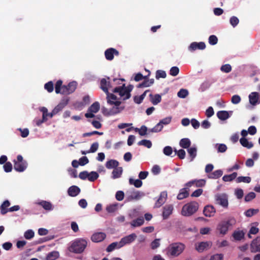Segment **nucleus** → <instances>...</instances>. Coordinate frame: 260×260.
I'll return each instance as SVG.
<instances>
[{
    "mask_svg": "<svg viewBox=\"0 0 260 260\" xmlns=\"http://www.w3.org/2000/svg\"><path fill=\"white\" fill-rule=\"evenodd\" d=\"M150 74V72H149V74L147 76H144L141 73H139L136 75L134 79L136 81L138 82L142 79H147Z\"/></svg>",
    "mask_w": 260,
    "mask_h": 260,
    "instance_id": "52",
    "label": "nucleus"
},
{
    "mask_svg": "<svg viewBox=\"0 0 260 260\" xmlns=\"http://www.w3.org/2000/svg\"><path fill=\"white\" fill-rule=\"evenodd\" d=\"M217 117L222 120H225L230 117L229 114L226 111H220L217 113Z\"/></svg>",
    "mask_w": 260,
    "mask_h": 260,
    "instance_id": "33",
    "label": "nucleus"
},
{
    "mask_svg": "<svg viewBox=\"0 0 260 260\" xmlns=\"http://www.w3.org/2000/svg\"><path fill=\"white\" fill-rule=\"evenodd\" d=\"M99 177V174L94 171H92L88 173V180L89 181L93 182L96 180Z\"/></svg>",
    "mask_w": 260,
    "mask_h": 260,
    "instance_id": "43",
    "label": "nucleus"
},
{
    "mask_svg": "<svg viewBox=\"0 0 260 260\" xmlns=\"http://www.w3.org/2000/svg\"><path fill=\"white\" fill-rule=\"evenodd\" d=\"M173 210L174 207L173 205L169 204L164 206L162 212V217L163 219H167L169 218L170 216L172 214Z\"/></svg>",
    "mask_w": 260,
    "mask_h": 260,
    "instance_id": "9",
    "label": "nucleus"
},
{
    "mask_svg": "<svg viewBox=\"0 0 260 260\" xmlns=\"http://www.w3.org/2000/svg\"><path fill=\"white\" fill-rule=\"evenodd\" d=\"M209 43L211 45H216L218 42V38L215 35H211L209 38Z\"/></svg>",
    "mask_w": 260,
    "mask_h": 260,
    "instance_id": "59",
    "label": "nucleus"
},
{
    "mask_svg": "<svg viewBox=\"0 0 260 260\" xmlns=\"http://www.w3.org/2000/svg\"><path fill=\"white\" fill-rule=\"evenodd\" d=\"M107 94V102L110 105H113L115 101H117V96L113 93H110L109 92Z\"/></svg>",
    "mask_w": 260,
    "mask_h": 260,
    "instance_id": "37",
    "label": "nucleus"
},
{
    "mask_svg": "<svg viewBox=\"0 0 260 260\" xmlns=\"http://www.w3.org/2000/svg\"><path fill=\"white\" fill-rule=\"evenodd\" d=\"M185 247V245L182 243H173L166 248V254L169 257H177L183 252Z\"/></svg>",
    "mask_w": 260,
    "mask_h": 260,
    "instance_id": "1",
    "label": "nucleus"
},
{
    "mask_svg": "<svg viewBox=\"0 0 260 260\" xmlns=\"http://www.w3.org/2000/svg\"><path fill=\"white\" fill-rule=\"evenodd\" d=\"M129 183L131 185H134L137 188L141 187L143 184L142 181L141 180H134L133 178L129 179Z\"/></svg>",
    "mask_w": 260,
    "mask_h": 260,
    "instance_id": "40",
    "label": "nucleus"
},
{
    "mask_svg": "<svg viewBox=\"0 0 260 260\" xmlns=\"http://www.w3.org/2000/svg\"><path fill=\"white\" fill-rule=\"evenodd\" d=\"M139 145H143L148 148H150L152 146V143L150 140H142L138 143Z\"/></svg>",
    "mask_w": 260,
    "mask_h": 260,
    "instance_id": "50",
    "label": "nucleus"
},
{
    "mask_svg": "<svg viewBox=\"0 0 260 260\" xmlns=\"http://www.w3.org/2000/svg\"><path fill=\"white\" fill-rule=\"evenodd\" d=\"M147 130H148V128L145 125L141 126L140 128H135V131L136 132H138V133L140 136L146 135L147 134Z\"/></svg>",
    "mask_w": 260,
    "mask_h": 260,
    "instance_id": "47",
    "label": "nucleus"
},
{
    "mask_svg": "<svg viewBox=\"0 0 260 260\" xmlns=\"http://www.w3.org/2000/svg\"><path fill=\"white\" fill-rule=\"evenodd\" d=\"M37 204L41 206L46 210H51L52 209V205L49 202L42 201L38 203Z\"/></svg>",
    "mask_w": 260,
    "mask_h": 260,
    "instance_id": "34",
    "label": "nucleus"
},
{
    "mask_svg": "<svg viewBox=\"0 0 260 260\" xmlns=\"http://www.w3.org/2000/svg\"><path fill=\"white\" fill-rule=\"evenodd\" d=\"M45 89L49 92H51L53 90V83L52 81H49L46 83L44 86Z\"/></svg>",
    "mask_w": 260,
    "mask_h": 260,
    "instance_id": "56",
    "label": "nucleus"
},
{
    "mask_svg": "<svg viewBox=\"0 0 260 260\" xmlns=\"http://www.w3.org/2000/svg\"><path fill=\"white\" fill-rule=\"evenodd\" d=\"M259 93L257 92H251L249 95V102L252 105H255L257 103Z\"/></svg>",
    "mask_w": 260,
    "mask_h": 260,
    "instance_id": "22",
    "label": "nucleus"
},
{
    "mask_svg": "<svg viewBox=\"0 0 260 260\" xmlns=\"http://www.w3.org/2000/svg\"><path fill=\"white\" fill-rule=\"evenodd\" d=\"M80 192V189L77 186L73 185L69 187L68 190V194L71 197H76Z\"/></svg>",
    "mask_w": 260,
    "mask_h": 260,
    "instance_id": "21",
    "label": "nucleus"
},
{
    "mask_svg": "<svg viewBox=\"0 0 260 260\" xmlns=\"http://www.w3.org/2000/svg\"><path fill=\"white\" fill-rule=\"evenodd\" d=\"M119 164V162L117 160L115 159H110L106 162L105 166L108 169H114L118 167Z\"/></svg>",
    "mask_w": 260,
    "mask_h": 260,
    "instance_id": "25",
    "label": "nucleus"
},
{
    "mask_svg": "<svg viewBox=\"0 0 260 260\" xmlns=\"http://www.w3.org/2000/svg\"><path fill=\"white\" fill-rule=\"evenodd\" d=\"M216 147L217 148L218 152L223 153L227 150V147L226 145L224 144H217Z\"/></svg>",
    "mask_w": 260,
    "mask_h": 260,
    "instance_id": "51",
    "label": "nucleus"
},
{
    "mask_svg": "<svg viewBox=\"0 0 260 260\" xmlns=\"http://www.w3.org/2000/svg\"><path fill=\"white\" fill-rule=\"evenodd\" d=\"M167 76V74L165 71L162 70H157L156 72L155 77L157 79H159L160 78H165Z\"/></svg>",
    "mask_w": 260,
    "mask_h": 260,
    "instance_id": "55",
    "label": "nucleus"
},
{
    "mask_svg": "<svg viewBox=\"0 0 260 260\" xmlns=\"http://www.w3.org/2000/svg\"><path fill=\"white\" fill-rule=\"evenodd\" d=\"M137 235L135 233L131 234L122 238L120 241V246L123 247L126 244H130L135 240Z\"/></svg>",
    "mask_w": 260,
    "mask_h": 260,
    "instance_id": "13",
    "label": "nucleus"
},
{
    "mask_svg": "<svg viewBox=\"0 0 260 260\" xmlns=\"http://www.w3.org/2000/svg\"><path fill=\"white\" fill-rule=\"evenodd\" d=\"M17 130H18L20 132V135H21V136L22 137V138H26V137H27L29 135V130L28 128H18Z\"/></svg>",
    "mask_w": 260,
    "mask_h": 260,
    "instance_id": "57",
    "label": "nucleus"
},
{
    "mask_svg": "<svg viewBox=\"0 0 260 260\" xmlns=\"http://www.w3.org/2000/svg\"><path fill=\"white\" fill-rule=\"evenodd\" d=\"M59 255L58 252L55 251H52L48 254L46 259L47 260H55L59 257Z\"/></svg>",
    "mask_w": 260,
    "mask_h": 260,
    "instance_id": "41",
    "label": "nucleus"
},
{
    "mask_svg": "<svg viewBox=\"0 0 260 260\" xmlns=\"http://www.w3.org/2000/svg\"><path fill=\"white\" fill-rule=\"evenodd\" d=\"M206 48V44L203 42L191 43L188 47V50L190 51H195L197 49L203 50Z\"/></svg>",
    "mask_w": 260,
    "mask_h": 260,
    "instance_id": "16",
    "label": "nucleus"
},
{
    "mask_svg": "<svg viewBox=\"0 0 260 260\" xmlns=\"http://www.w3.org/2000/svg\"><path fill=\"white\" fill-rule=\"evenodd\" d=\"M62 81L60 80H58L55 85V92L58 93H61L62 92L61 87H62Z\"/></svg>",
    "mask_w": 260,
    "mask_h": 260,
    "instance_id": "48",
    "label": "nucleus"
},
{
    "mask_svg": "<svg viewBox=\"0 0 260 260\" xmlns=\"http://www.w3.org/2000/svg\"><path fill=\"white\" fill-rule=\"evenodd\" d=\"M144 220L143 217H139L136 219L133 220L131 222V224L133 227L140 226L143 224Z\"/></svg>",
    "mask_w": 260,
    "mask_h": 260,
    "instance_id": "36",
    "label": "nucleus"
},
{
    "mask_svg": "<svg viewBox=\"0 0 260 260\" xmlns=\"http://www.w3.org/2000/svg\"><path fill=\"white\" fill-rule=\"evenodd\" d=\"M106 237L105 233L103 232L96 233L93 234L91 239L94 242H100L103 241Z\"/></svg>",
    "mask_w": 260,
    "mask_h": 260,
    "instance_id": "18",
    "label": "nucleus"
},
{
    "mask_svg": "<svg viewBox=\"0 0 260 260\" xmlns=\"http://www.w3.org/2000/svg\"><path fill=\"white\" fill-rule=\"evenodd\" d=\"M215 201L217 204L224 208H228L229 206L228 196L225 193L217 194L215 196Z\"/></svg>",
    "mask_w": 260,
    "mask_h": 260,
    "instance_id": "6",
    "label": "nucleus"
},
{
    "mask_svg": "<svg viewBox=\"0 0 260 260\" xmlns=\"http://www.w3.org/2000/svg\"><path fill=\"white\" fill-rule=\"evenodd\" d=\"M223 174L221 170H217L208 175V178L210 179H217L220 177Z\"/></svg>",
    "mask_w": 260,
    "mask_h": 260,
    "instance_id": "31",
    "label": "nucleus"
},
{
    "mask_svg": "<svg viewBox=\"0 0 260 260\" xmlns=\"http://www.w3.org/2000/svg\"><path fill=\"white\" fill-rule=\"evenodd\" d=\"M188 94V92L186 89H181L177 93V95L181 98H186Z\"/></svg>",
    "mask_w": 260,
    "mask_h": 260,
    "instance_id": "58",
    "label": "nucleus"
},
{
    "mask_svg": "<svg viewBox=\"0 0 260 260\" xmlns=\"http://www.w3.org/2000/svg\"><path fill=\"white\" fill-rule=\"evenodd\" d=\"M121 102L115 101V103L113 104L114 106L111 108L106 113V111L104 112V114L107 116L113 115L120 113L121 111L124 109V107H119L121 104Z\"/></svg>",
    "mask_w": 260,
    "mask_h": 260,
    "instance_id": "8",
    "label": "nucleus"
},
{
    "mask_svg": "<svg viewBox=\"0 0 260 260\" xmlns=\"http://www.w3.org/2000/svg\"><path fill=\"white\" fill-rule=\"evenodd\" d=\"M189 196V192L187 188H183L180 190L177 198L179 200H183Z\"/></svg>",
    "mask_w": 260,
    "mask_h": 260,
    "instance_id": "23",
    "label": "nucleus"
},
{
    "mask_svg": "<svg viewBox=\"0 0 260 260\" xmlns=\"http://www.w3.org/2000/svg\"><path fill=\"white\" fill-rule=\"evenodd\" d=\"M167 198V193L166 192L164 191L161 192L159 198L155 204V207L156 208L160 207L165 203Z\"/></svg>",
    "mask_w": 260,
    "mask_h": 260,
    "instance_id": "19",
    "label": "nucleus"
},
{
    "mask_svg": "<svg viewBox=\"0 0 260 260\" xmlns=\"http://www.w3.org/2000/svg\"><path fill=\"white\" fill-rule=\"evenodd\" d=\"M163 153L167 156H170L173 153V149L171 146H166L163 149Z\"/></svg>",
    "mask_w": 260,
    "mask_h": 260,
    "instance_id": "60",
    "label": "nucleus"
},
{
    "mask_svg": "<svg viewBox=\"0 0 260 260\" xmlns=\"http://www.w3.org/2000/svg\"><path fill=\"white\" fill-rule=\"evenodd\" d=\"M119 55V51L113 48H108L105 51V56L108 60H112L113 59L114 55L118 56Z\"/></svg>",
    "mask_w": 260,
    "mask_h": 260,
    "instance_id": "12",
    "label": "nucleus"
},
{
    "mask_svg": "<svg viewBox=\"0 0 260 260\" xmlns=\"http://www.w3.org/2000/svg\"><path fill=\"white\" fill-rule=\"evenodd\" d=\"M163 127V125L159 122L154 127L150 129L149 131L151 133H158L160 132Z\"/></svg>",
    "mask_w": 260,
    "mask_h": 260,
    "instance_id": "45",
    "label": "nucleus"
},
{
    "mask_svg": "<svg viewBox=\"0 0 260 260\" xmlns=\"http://www.w3.org/2000/svg\"><path fill=\"white\" fill-rule=\"evenodd\" d=\"M87 245V242L83 238H77L72 241L69 247V250L73 253L80 254L82 253Z\"/></svg>",
    "mask_w": 260,
    "mask_h": 260,
    "instance_id": "2",
    "label": "nucleus"
},
{
    "mask_svg": "<svg viewBox=\"0 0 260 260\" xmlns=\"http://www.w3.org/2000/svg\"><path fill=\"white\" fill-rule=\"evenodd\" d=\"M187 151L191 158L190 161H192L197 155V148L196 147L188 148Z\"/></svg>",
    "mask_w": 260,
    "mask_h": 260,
    "instance_id": "42",
    "label": "nucleus"
},
{
    "mask_svg": "<svg viewBox=\"0 0 260 260\" xmlns=\"http://www.w3.org/2000/svg\"><path fill=\"white\" fill-rule=\"evenodd\" d=\"M35 233L32 230H27L24 234V236L25 239L29 240L34 237Z\"/></svg>",
    "mask_w": 260,
    "mask_h": 260,
    "instance_id": "53",
    "label": "nucleus"
},
{
    "mask_svg": "<svg viewBox=\"0 0 260 260\" xmlns=\"http://www.w3.org/2000/svg\"><path fill=\"white\" fill-rule=\"evenodd\" d=\"M179 72V69L177 67H173L170 70V74L172 76H176Z\"/></svg>",
    "mask_w": 260,
    "mask_h": 260,
    "instance_id": "63",
    "label": "nucleus"
},
{
    "mask_svg": "<svg viewBox=\"0 0 260 260\" xmlns=\"http://www.w3.org/2000/svg\"><path fill=\"white\" fill-rule=\"evenodd\" d=\"M122 246H120V241L119 242H115L110 244L106 248V251L108 252L113 251L114 249L120 248Z\"/></svg>",
    "mask_w": 260,
    "mask_h": 260,
    "instance_id": "28",
    "label": "nucleus"
},
{
    "mask_svg": "<svg viewBox=\"0 0 260 260\" xmlns=\"http://www.w3.org/2000/svg\"><path fill=\"white\" fill-rule=\"evenodd\" d=\"M10 205V203L9 201L6 200L3 202L0 207L1 214L4 215L8 212V207Z\"/></svg>",
    "mask_w": 260,
    "mask_h": 260,
    "instance_id": "30",
    "label": "nucleus"
},
{
    "mask_svg": "<svg viewBox=\"0 0 260 260\" xmlns=\"http://www.w3.org/2000/svg\"><path fill=\"white\" fill-rule=\"evenodd\" d=\"M230 24L233 27H236L239 22V19L236 16H232L230 19Z\"/></svg>",
    "mask_w": 260,
    "mask_h": 260,
    "instance_id": "61",
    "label": "nucleus"
},
{
    "mask_svg": "<svg viewBox=\"0 0 260 260\" xmlns=\"http://www.w3.org/2000/svg\"><path fill=\"white\" fill-rule=\"evenodd\" d=\"M124 197V193L123 191L119 190L116 192L115 194L116 199L118 201L123 200Z\"/></svg>",
    "mask_w": 260,
    "mask_h": 260,
    "instance_id": "62",
    "label": "nucleus"
},
{
    "mask_svg": "<svg viewBox=\"0 0 260 260\" xmlns=\"http://www.w3.org/2000/svg\"><path fill=\"white\" fill-rule=\"evenodd\" d=\"M240 142L243 147H246L248 149L251 148L253 146V143L248 142V140L245 138H241L240 139Z\"/></svg>",
    "mask_w": 260,
    "mask_h": 260,
    "instance_id": "35",
    "label": "nucleus"
},
{
    "mask_svg": "<svg viewBox=\"0 0 260 260\" xmlns=\"http://www.w3.org/2000/svg\"><path fill=\"white\" fill-rule=\"evenodd\" d=\"M122 172H123V170H122V167H118L115 168L112 173V178L116 179V178H120L122 175Z\"/></svg>",
    "mask_w": 260,
    "mask_h": 260,
    "instance_id": "26",
    "label": "nucleus"
},
{
    "mask_svg": "<svg viewBox=\"0 0 260 260\" xmlns=\"http://www.w3.org/2000/svg\"><path fill=\"white\" fill-rule=\"evenodd\" d=\"M100 104L98 102L93 103L88 109V111L92 113H96L100 110Z\"/></svg>",
    "mask_w": 260,
    "mask_h": 260,
    "instance_id": "38",
    "label": "nucleus"
},
{
    "mask_svg": "<svg viewBox=\"0 0 260 260\" xmlns=\"http://www.w3.org/2000/svg\"><path fill=\"white\" fill-rule=\"evenodd\" d=\"M245 233L243 231H235L233 234V237L237 241H240L244 237Z\"/></svg>",
    "mask_w": 260,
    "mask_h": 260,
    "instance_id": "29",
    "label": "nucleus"
},
{
    "mask_svg": "<svg viewBox=\"0 0 260 260\" xmlns=\"http://www.w3.org/2000/svg\"><path fill=\"white\" fill-rule=\"evenodd\" d=\"M28 164L26 160H23V157L17 155V172H23L27 167Z\"/></svg>",
    "mask_w": 260,
    "mask_h": 260,
    "instance_id": "10",
    "label": "nucleus"
},
{
    "mask_svg": "<svg viewBox=\"0 0 260 260\" xmlns=\"http://www.w3.org/2000/svg\"><path fill=\"white\" fill-rule=\"evenodd\" d=\"M236 223V220L234 218H229L228 220L222 221L220 222L217 228V230L220 234L225 235L230 226H232Z\"/></svg>",
    "mask_w": 260,
    "mask_h": 260,
    "instance_id": "5",
    "label": "nucleus"
},
{
    "mask_svg": "<svg viewBox=\"0 0 260 260\" xmlns=\"http://www.w3.org/2000/svg\"><path fill=\"white\" fill-rule=\"evenodd\" d=\"M250 251L252 253L260 252V237L253 240L250 244Z\"/></svg>",
    "mask_w": 260,
    "mask_h": 260,
    "instance_id": "14",
    "label": "nucleus"
},
{
    "mask_svg": "<svg viewBox=\"0 0 260 260\" xmlns=\"http://www.w3.org/2000/svg\"><path fill=\"white\" fill-rule=\"evenodd\" d=\"M133 89V86L132 85H129L126 87L125 84H123L121 86L115 87L113 92L118 93L121 97L123 98V100H127L131 97V92Z\"/></svg>",
    "mask_w": 260,
    "mask_h": 260,
    "instance_id": "4",
    "label": "nucleus"
},
{
    "mask_svg": "<svg viewBox=\"0 0 260 260\" xmlns=\"http://www.w3.org/2000/svg\"><path fill=\"white\" fill-rule=\"evenodd\" d=\"M110 78H102L100 81V88L105 93H108V89L111 87Z\"/></svg>",
    "mask_w": 260,
    "mask_h": 260,
    "instance_id": "11",
    "label": "nucleus"
},
{
    "mask_svg": "<svg viewBox=\"0 0 260 260\" xmlns=\"http://www.w3.org/2000/svg\"><path fill=\"white\" fill-rule=\"evenodd\" d=\"M215 212V209L212 205L206 206L203 210V214L206 217L213 216Z\"/></svg>",
    "mask_w": 260,
    "mask_h": 260,
    "instance_id": "17",
    "label": "nucleus"
},
{
    "mask_svg": "<svg viewBox=\"0 0 260 260\" xmlns=\"http://www.w3.org/2000/svg\"><path fill=\"white\" fill-rule=\"evenodd\" d=\"M220 70L222 72L229 73L232 71V67L230 64H225L221 67Z\"/></svg>",
    "mask_w": 260,
    "mask_h": 260,
    "instance_id": "54",
    "label": "nucleus"
},
{
    "mask_svg": "<svg viewBox=\"0 0 260 260\" xmlns=\"http://www.w3.org/2000/svg\"><path fill=\"white\" fill-rule=\"evenodd\" d=\"M237 176V173L234 172L230 175H226L223 176L222 180L225 182L232 181L235 179Z\"/></svg>",
    "mask_w": 260,
    "mask_h": 260,
    "instance_id": "39",
    "label": "nucleus"
},
{
    "mask_svg": "<svg viewBox=\"0 0 260 260\" xmlns=\"http://www.w3.org/2000/svg\"><path fill=\"white\" fill-rule=\"evenodd\" d=\"M143 196V193L139 191H136L132 192V194L130 196L129 198L132 200H139L141 197Z\"/></svg>",
    "mask_w": 260,
    "mask_h": 260,
    "instance_id": "44",
    "label": "nucleus"
},
{
    "mask_svg": "<svg viewBox=\"0 0 260 260\" xmlns=\"http://www.w3.org/2000/svg\"><path fill=\"white\" fill-rule=\"evenodd\" d=\"M77 85V83L76 81L71 82L67 85H63L61 87V94L68 95L73 93L76 90Z\"/></svg>",
    "mask_w": 260,
    "mask_h": 260,
    "instance_id": "7",
    "label": "nucleus"
},
{
    "mask_svg": "<svg viewBox=\"0 0 260 260\" xmlns=\"http://www.w3.org/2000/svg\"><path fill=\"white\" fill-rule=\"evenodd\" d=\"M206 181L204 179H200L198 180H193L189 181L186 183L185 185L187 187H190L192 185L195 184L197 187H203L205 185Z\"/></svg>",
    "mask_w": 260,
    "mask_h": 260,
    "instance_id": "20",
    "label": "nucleus"
},
{
    "mask_svg": "<svg viewBox=\"0 0 260 260\" xmlns=\"http://www.w3.org/2000/svg\"><path fill=\"white\" fill-rule=\"evenodd\" d=\"M179 144L182 148L187 149L190 147L191 142L188 138H183L180 140Z\"/></svg>",
    "mask_w": 260,
    "mask_h": 260,
    "instance_id": "32",
    "label": "nucleus"
},
{
    "mask_svg": "<svg viewBox=\"0 0 260 260\" xmlns=\"http://www.w3.org/2000/svg\"><path fill=\"white\" fill-rule=\"evenodd\" d=\"M149 96L151 102L154 105L158 104L161 102V97L158 94H155L154 95H153L152 94H150Z\"/></svg>",
    "mask_w": 260,
    "mask_h": 260,
    "instance_id": "27",
    "label": "nucleus"
},
{
    "mask_svg": "<svg viewBox=\"0 0 260 260\" xmlns=\"http://www.w3.org/2000/svg\"><path fill=\"white\" fill-rule=\"evenodd\" d=\"M259 211V210L256 209H249L247 210H246L245 212V215L247 216V217H251L253 215L257 214Z\"/></svg>",
    "mask_w": 260,
    "mask_h": 260,
    "instance_id": "49",
    "label": "nucleus"
},
{
    "mask_svg": "<svg viewBox=\"0 0 260 260\" xmlns=\"http://www.w3.org/2000/svg\"><path fill=\"white\" fill-rule=\"evenodd\" d=\"M251 179L250 177H244V176H240L237 178L236 182L237 183L240 182H244L249 183L251 182Z\"/></svg>",
    "mask_w": 260,
    "mask_h": 260,
    "instance_id": "46",
    "label": "nucleus"
},
{
    "mask_svg": "<svg viewBox=\"0 0 260 260\" xmlns=\"http://www.w3.org/2000/svg\"><path fill=\"white\" fill-rule=\"evenodd\" d=\"M199 206V204L194 201L186 204L182 208L181 214L184 216H191L198 211Z\"/></svg>",
    "mask_w": 260,
    "mask_h": 260,
    "instance_id": "3",
    "label": "nucleus"
},
{
    "mask_svg": "<svg viewBox=\"0 0 260 260\" xmlns=\"http://www.w3.org/2000/svg\"><path fill=\"white\" fill-rule=\"evenodd\" d=\"M223 255L222 254H215L211 256L210 260H223Z\"/></svg>",
    "mask_w": 260,
    "mask_h": 260,
    "instance_id": "64",
    "label": "nucleus"
},
{
    "mask_svg": "<svg viewBox=\"0 0 260 260\" xmlns=\"http://www.w3.org/2000/svg\"><path fill=\"white\" fill-rule=\"evenodd\" d=\"M212 245L210 242H202L196 244V249L199 252L208 249Z\"/></svg>",
    "mask_w": 260,
    "mask_h": 260,
    "instance_id": "15",
    "label": "nucleus"
},
{
    "mask_svg": "<svg viewBox=\"0 0 260 260\" xmlns=\"http://www.w3.org/2000/svg\"><path fill=\"white\" fill-rule=\"evenodd\" d=\"M68 100L63 101L59 103L53 109L54 114H57L59 111H61L63 108L68 104Z\"/></svg>",
    "mask_w": 260,
    "mask_h": 260,
    "instance_id": "24",
    "label": "nucleus"
}]
</instances>
